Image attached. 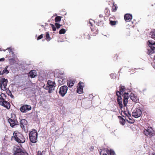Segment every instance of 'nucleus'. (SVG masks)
Listing matches in <instances>:
<instances>
[{"instance_id": "obj_1", "label": "nucleus", "mask_w": 155, "mask_h": 155, "mask_svg": "<svg viewBox=\"0 0 155 155\" xmlns=\"http://www.w3.org/2000/svg\"><path fill=\"white\" fill-rule=\"evenodd\" d=\"M13 137H12V140H15L17 142L23 143L25 142V138L18 131H15L13 133Z\"/></svg>"}, {"instance_id": "obj_2", "label": "nucleus", "mask_w": 155, "mask_h": 155, "mask_svg": "<svg viewBox=\"0 0 155 155\" xmlns=\"http://www.w3.org/2000/svg\"><path fill=\"white\" fill-rule=\"evenodd\" d=\"M38 133L36 130H34L30 132L29 137L30 141L33 143H36L37 141Z\"/></svg>"}, {"instance_id": "obj_3", "label": "nucleus", "mask_w": 155, "mask_h": 155, "mask_svg": "<svg viewBox=\"0 0 155 155\" xmlns=\"http://www.w3.org/2000/svg\"><path fill=\"white\" fill-rule=\"evenodd\" d=\"M8 121L10 124V125L12 127H13L15 126L18 124V123L16 119V116L14 114H11V117L9 118Z\"/></svg>"}, {"instance_id": "obj_4", "label": "nucleus", "mask_w": 155, "mask_h": 155, "mask_svg": "<svg viewBox=\"0 0 155 155\" xmlns=\"http://www.w3.org/2000/svg\"><path fill=\"white\" fill-rule=\"evenodd\" d=\"M8 80L3 78L1 79L0 81V86L1 90L5 91L6 90V87L7 85Z\"/></svg>"}, {"instance_id": "obj_5", "label": "nucleus", "mask_w": 155, "mask_h": 155, "mask_svg": "<svg viewBox=\"0 0 155 155\" xmlns=\"http://www.w3.org/2000/svg\"><path fill=\"white\" fill-rule=\"evenodd\" d=\"M0 105L8 109H9L10 107V105L9 103L5 101L2 97H0Z\"/></svg>"}, {"instance_id": "obj_6", "label": "nucleus", "mask_w": 155, "mask_h": 155, "mask_svg": "<svg viewBox=\"0 0 155 155\" xmlns=\"http://www.w3.org/2000/svg\"><path fill=\"white\" fill-rule=\"evenodd\" d=\"M68 90V87L64 85L60 87L59 93L62 97H64L66 94Z\"/></svg>"}, {"instance_id": "obj_7", "label": "nucleus", "mask_w": 155, "mask_h": 155, "mask_svg": "<svg viewBox=\"0 0 155 155\" xmlns=\"http://www.w3.org/2000/svg\"><path fill=\"white\" fill-rule=\"evenodd\" d=\"M100 152V155H114L115 154L114 151L112 150H105V149H103Z\"/></svg>"}, {"instance_id": "obj_8", "label": "nucleus", "mask_w": 155, "mask_h": 155, "mask_svg": "<svg viewBox=\"0 0 155 155\" xmlns=\"http://www.w3.org/2000/svg\"><path fill=\"white\" fill-rule=\"evenodd\" d=\"M142 112L140 109H137L134 110L132 113V116L135 118H138L140 116Z\"/></svg>"}, {"instance_id": "obj_9", "label": "nucleus", "mask_w": 155, "mask_h": 155, "mask_svg": "<svg viewBox=\"0 0 155 155\" xmlns=\"http://www.w3.org/2000/svg\"><path fill=\"white\" fill-rule=\"evenodd\" d=\"M13 150L14 155H19L23 151L18 146H14Z\"/></svg>"}, {"instance_id": "obj_10", "label": "nucleus", "mask_w": 155, "mask_h": 155, "mask_svg": "<svg viewBox=\"0 0 155 155\" xmlns=\"http://www.w3.org/2000/svg\"><path fill=\"white\" fill-rule=\"evenodd\" d=\"M123 96L124 97L123 103L125 107H126L128 101V99L130 95L128 93H125Z\"/></svg>"}, {"instance_id": "obj_11", "label": "nucleus", "mask_w": 155, "mask_h": 155, "mask_svg": "<svg viewBox=\"0 0 155 155\" xmlns=\"http://www.w3.org/2000/svg\"><path fill=\"white\" fill-rule=\"evenodd\" d=\"M28 122L24 119H22L20 121V125L21 127L24 130L27 127Z\"/></svg>"}, {"instance_id": "obj_12", "label": "nucleus", "mask_w": 155, "mask_h": 155, "mask_svg": "<svg viewBox=\"0 0 155 155\" xmlns=\"http://www.w3.org/2000/svg\"><path fill=\"white\" fill-rule=\"evenodd\" d=\"M144 133L147 136L150 137L153 135V130L151 128H148L147 130H144Z\"/></svg>"}, {"instance_id": "obj_13", "label": "nucleus", "mask_w": 155, "mask_h": 155, "mask_svg": "<svg viewBox=\"0 0 155 155\" xmlns=\"http://www.w3.org/2000/svg\"><path fill=\"white\" fill-rule=\"evenodd\" d=\"M130 99L133 102H138L139 101L138 98L137 97L133 94H131L130 95Z\"/></svg>"}, {"instance_id": "obj_14", "label": "nucleus", "mask_w": 155, "mask_h": 155, "mask_svg": "<svg viewBox=\"0 0 155 155\" xmlns=\"http://www.w3.org/2000/svg\"><path fill=\"white\" fill-rule=\"evenodd\" d=\"M124 18L126 21H130L132 18V16L131 14H127L125 15Z\"/></svg>"}, {"instance_id": "obj_15", "label": "nucleus", "mask_w": 155, "mask_h": 155, "mask_svg": "<svg viewBox=\"0 0 155 155\" xmlns=\"http://www.w3.org/2000/svg\"><path fill=\"white\" fill-rule=\"evenodd\" d=\"M83 84L82 82H80L79 83L80 86L78 87H77V92L79 94H81L83 92V87L81 85V84Z\"/></svg>"}, {"instance_id": "obj_16", "label": "nucleus", "mask_w": 155, "mask_h": 155, "mask_svg": "<svg viewBox=\"0 0 155 155\" xmlns=\"http://www.w3.org/2000/svg\"><path fill=\"white\" fill-rule=\"evenodd\" d=\"M36 76V72L35 70L31 71L29 73V76L31 78H34Z\"/></svg>"}, {"instance_id": "obj_17", "label": "nucleus", "mask_w": 155, "mask_h": 155, "mask_svg": "<svg viewBox=\"0 0 155 155\" xmlns=\"http://www.w3.org/2000/svg\"><path fill=\"white\" fill-rule=\"evenodd\" d=\"M74 83L75 81L74 80H68L67 81V85L69 87H71L73 86Z\"/></svg>"}, {"instance_id": "obj_18", "label": "nucleus", "mask_w": 155, "mask_h": 155, "mask_svg": "<svg viewBox=\"0 0 155 155\" xmlns=\"http://www.w3.org/2000/svg\"><path fill=\"white\" fill-rule=\"evenodd\" d=\"M149 35L150 37L155 40V29L151 31Z\"/></svg>"}, {"instance_id": "obj_19", "label": "nucleus", "mask_w": 155, "mask_h": 155, "mask_svg": "<svg viewBox=\"0 0 155 155\" xmlns=\"http://www.w3.org/2000/svg\"><path fill=\"white\" fill-rule=\"evenodd\" d=\"M8 67V66H7L4 68V70L2 71V75L4 74H7L9 73V71L7 70Z\"/></svg>"}, {"instance_id": "obj_20", "label": "nucleus", "mask_w": 155, "mask_h": 155, "mask_svg": "<svg viewBox=\"0 0 155 155\" xmlns=\"http://www.w3.org/2000/svg\"><path fill=\"white\" fill-rule=\"evenodd\" d=\"M26 108V105H24L20 107V109L21 112L24 113L26 112V111L27 110Z\"/></svg>"}, {"instance_id": "obj_21", "label": "nucleus", "mask_w": 155, "mask_h": 155, "mask_svg": "<svg viewBox=\"0 0 155 155\" xmlns=\"http://www.w3.org/2000/svg\"><path fill=\"white\" fill-rule=\"evenodd\" d=\"M48 84L49 86L56 87V84L54 82L51 81L50 80H48Z\"/></svg>"}, {"instance_id": "obj_22", "label": "nucleus", "mask_w": 155, "mask_h": 155, "mask_svg": "<svg viewBox=\"0 0 155 155\" xmlns=\"http://www.w3.org/2000/svg\"><path fill=\"white\" fill-rule=\"evenodd\" d=\"M124 114L127 116L129 119L130 120H131V119L130 117H131L130 114L128 111H124L123 112Z\"/></svg>"}, {"instance_id": "obj_23", "label": "nucleus", "mask_w": 155, "mask_h": 155, "mask_svg": "<svg viewBox=\"0 0 155 155\" xmlns=\"http://www.w3.org/2000/svg\"><path fill=\"white\" fill-rule=\"evenodd\" d=\"M55 87L54 86H49L48 92L50 93H52L54 90Z\"/></svg>"}, {"instance_id": "obj_24", "label": "nucleus", "mask_w": 155, "mask_h": 155, "mask_svg": "<svg viewBox=\"0 0 155 155\" xmlns=\"http://www.w3.org/2000/svg\"><path fill=\"white\" fill-rule=\"evenodd\" d=\"M125 90L126 88H125V87L124 86L120 85V91L121 92H122V93H123V92Z\"/></svg>"}, {"instance_id": "obj_25", "label": "nucleus", "mask_w": 155, "mask_h": 155, "mask_svg": "<svg viewBox=\"0 0 155 155\" xmlns=\"http://www.w3.org/2000/svg\"><path fill=\"white\" fill-rule=\"evenodd\" d=\"M62 17L61 16H58L56 17L55 20L56 22L60 21H61V18Z\"/></svg>"}, {"instance_id": "obj_26", "label": "nucleus", "mask_w": 155, "mask_h": 155, "mask_svg": "<svg viewBox=\"0 0 155 155\" xmlns=\"http://www.w3.org/2000/svg\"><path fill=\"white\" fill-rule=\"evenodd\" d=\"M154 49H153L150 48L149 49H148V52L147 53L148 54H151L154 52Z\"/></svg>"}, {"instance_id": "obj_27", "label": "nucleus", "mask_w": 155, "mask_h": 155, "mask_svg": "<svg viewBox=\"0 0 155 155\" xmlns=\"http://www.w3.org/2000/svg\"><path fill=\"white\" fill-rule=\"evenodd\" d=\"M118 103V104L120 107L121 109L123 107V104L122 100H117Z\"/></svg>"}, {"instance_id": "obj_28", "label": "nucleus", "mask_w": 155, "mask_h": 155, "mask_svg": "<svg viewBox=\"0 0 155 155\" xmlns=\"http://www.w3.org/2000/svg\"><path fill=\"white\" fill-rule=\"evenodd\" d=\"M66 32L64 28L61 29L59 31V33L60 34H64Z\"/></svg>"}, {"instance_id": "obj_29", "label": "nucleus", "mask_w": 155, "mask_h": 155, "mask_svg": "<svg viewBox=\"0 0 155 155\" xmlns=\"http://www.w3.org/2000/svg\"><path fill=\"white\" fill-rule=\"evenodd\" d=\"M155 43V41H152V40H148L147 42V44L148 46L149 45H151V44H154Z\"/></svg>"}, {"instance_id": "obj_30", "label": "nucleus", "mask_w": 155, "mask_h": 155, "mask_svg": "<svg viewBox=\"0 0 155 155\" xmlns=\"http://www.w3.org/2000/svg\"><path fill=\"white\" fill-rule=\"evenodd\" d=\"M149 47L150 48L154 49H155V43L154 44H151V45H149Z\"/></svg>"}, {"instance_id": "obj_31", "label": "nucleus", "mask_w": 155, "mask_h": 155, "mask_svg": "<svg viewBox=\"0 0 155 155\" xmlns=\"http://www.w3.org/2000/svg\"><path fill=\"white\" fill-rule=\"evenodd\" d=\"M19 155H28V153L25 151L23 150Z\"/></svg>"}, {"instance_id": "obj_32", "label": "nucleus", "mask_w": 155, "mask_h": 155, "mask_svg": "<svg viewBox=\"0 0 155 155\" xmlns=\"http://www.w3.org/2000/svg\"><path fill=\"white\" fill-rule=\"evenodd\" d=\"M120 122L121 124L123 125H124L125 124V121L124 119H121L120 120Z\"/></svg>"}, {"instance_id": "obj_33", "label": "nucleus", "mask_w": 155, "mask_h": 155, "mask_svg": "<svg viewBox=\"0 0 155 155\" xmlns=\"http://www.w3.org/2000/svg\"><path fill=\"white\" fill-rule=\"evenodd\" d=\"M46 39L48 40V41H49L50 40V38L49 36V34L48 32H47L46 33Z\"/></svg>"}, {"instance_id": "obj_34", "label": "nucleus", "mask_w": 155, "mask_h": 155, "mask_svg": "<svg viewBox=\"0 0 155 155\" xmlns=\"http://www.w3.org/2000/svg\"><path fill=\"white\" fill-rule=\"evenodd\" d=\"M26 105V107L27 110H31V107L30 105Z\"/></svg>"}, {"instance_id": "obj_35", "label": "nucleus", "mask_w": 155, "mask_h": 155, "mask_svg": "<svg viewBox=\"0 0 155 155\" xmlns=\"http://www.w3.org/2000/svg\"><path fill=\"white\" fill-rule=\"evenodd\" d=\"M50 25H51L53 30L54 31H55L56 29L55 26L52 24H50Z\"/></svg>"}, {"instance_id": "obj_36", "label": "nucleus", "mask_w": 155, "mask_h": 155, "mask_svg": "<svg viewBox=\"0 0 155 155\" xmlns=\"http://www.w3.org/2000/svg\"><path fill=\"white\" fill-rule=\"evenodd\" d=\"M110 24L111 25H116V22L114 21H110Z\"/></svg>"}, {"instance_id": "obj_37", "label": "nucleus", "mask_w": 155, "mask_h": 155, "mask_svg": "<svg viewBox=\"0 0 155 155\" xmlns=\"http://www.w3.org/2000/svg\"><path fill=\"white\" fill-rule=\"evenodd\" d=\"M113 11V12H115L117 10V7L116 6H115L114 5L112 7Z\"/></svg>"}, {"instance_id": "obj_38", "label": "nucleus", "mask_w": 155, "mask_h": 155, "mask_svg": "<svg viewBox=\"0 0 155 155\" xmlns=\"http://www.w3.org/2000/svg\"><path fill=\"white\" fill-rule=\"evenodd\" d=\"M55 25L57 28H59L61 26L60 24L57 23H55Z\"/></svg>"}, {"instance_id": "obj_39", "label": "nucleus", "mask_w": 155, "mask_h": 155, "mask_svg": "<svg viewBox=\"0 0 155 155\" xmlns=\"http://www.w3.org/2000/svg\"><path fill=\"white\" fill-rule=\"evenodd\" d=\"M8 95L10 96L11 97V98H13L14 97V96L12 95V93L10 91H8Z\"/></svg>"}, {"instance_id": "obj_40", "label": "nucleus", "mask_w": 155, "mask_h": 155, "mask_svg": "<svg viewBox=\"0 0 155 155\" xmlns=\"http://www.w3.org/2000/svg\"><path fill=\"white\" fill-rule=\"evenodd\" d=\"M7 49H8L9 51V52L10 53H11L12 54L13 53V52L12 51V49L11 48H7Z\"/></svg>"}, {"instance_id": "obj_41", "label": "nucleus", "mask_w": 155, "mask_h": 155, "mask_svg": "<svg viewBox=\"0 0 155 155\" xmlns=\"http://www.w3.org/2000/svg\"><path fill=\"white\" fill-rule=\"evenodd\" d=\"M121 94V92H120L119 91H117L116 92V94L117 96H120V95Z\"/></svg>"}, {"instance_id": "obj_42", "label": "nucleus", "mask_w": 155, "mask_h": 155, "mask_svg": "<svg viewBox=\"0 0 155 155\" xmlns=\"http://www.w3.org/2000/svg\"><path fill=\"white\" fill-rule=\"evenodd\" d=\"M43 152L41 153V152L40 151H38L37 153V155H43L42 153Z\"/></svg>"}, {"instance_id": "obj_43", "label": "nucleus", "mask_w": 155, "mask_h": 155, "mask_svg": "<svg viewBox=\"0 0 155 155\" xmlns=\"http://www.w3.org/2000/svg\"><path fill=\"white\" fill-rule=\"evenodd\" d=\"M42 38H43V35L41 34L38 37V38L37 39H38V40L40 39H41Z\"/></svg>"}, {"instance_id": "obj_44", "label": "nucleus", "mask_w": 155, "mask_h": 155, "mask_svg": "<svg viewBox=\"0 0 155 155\" xmlns=\"http://www.w3.org/2000/svg\"><path fill=\"white\" fill-rule=\"evenodd\" d=\"M64 79H61L60 80H58L59 82V83H60V81H61V83L62 84H63V82H64Z\"/></svg>"}, {"instance_id": "obj_45", "label": "nucleus", "mask_w": 155, "mask_h": 155, "mask_svg": "<svg viewBox=\"0 0 155 155\" xmlns=\"http://www.w3.org/2000/svg\"><path fill=\"white\" fill-rule=\"evenodd\" d=\"M49 86L48 85V86H46L45 87H44V88L46 90H49Z\"/></svg>"}, {"instance_id": "obj_46", "label": "nucleus", "mask_w": 155, "mask_h": 155, "mask_svg": "<svg viewBox=\"0 0 155 155\" xmlns=\"http://www.w3.org/2000/svg\"><path fill=\"white\" fill-rule=\"evenodd\" d=\"M117 100H121V97L120 96H118L117 101Z\"/></svg>"}, {"instance_id": "obj_47", "label": "nucleus", "mask_w": 155, "mask_h": 155, "mask_svg": "<svg viewBox=\"0 0 155 155\" xmlns=\"http://www.w3.org/2000/svg\"><path fill=\"white\" fill-rule=\"evenodd\" d=\"M94 147L92 146L91 147H90V148H89V149L90 150V151H93V150H94Z\"/></svg>"}, {"instance_id": "obj_48", "label": "nucleus", "mask_w": 155, "mask_h": 155, "mask_svg": "<svg viewBox=\"0 0 155 155\" xmlns=\"http://www.w3.org/2000/svg\"><path fill=\"white\" fill-rule=\"evenodd\" d=\"M4 60H5V58H0V62L1 61H4Z\"/></svg>"}, {"instance_id": "obj_49", "label": "nucleus", "mask_w": 155, "mask_h": 155, "mask_svg": "<svg viewBox=\"0 0 155 155\" xmlns=\"http://www.w3.org/2000/svg\"><path fill=\"white\" fill-rule=\"evenodd\" d=\"M93 21L92 20H90L89 21V23L91 24V25L92 26V21Z\"/></svg>"}, {"instance_id": "obj_50", "label": "nucleus", "mask_w": 155, "mask_h": 155, "mask_svg": "<svg viewBox=\"0 0 155 155\" xmlns=\"http://www.w3.org/2000/svg\"><path fill=\"white\" fill-rule=\"evenodd\" d=\"M2 69L0 67V75H2Z\"/></svg>"}, {"instance_id": "obj_51", "label": "nucleus", "mask_w": 155, "mask_h": 155, "mask_svg": "<svg viewBox=\"0 0 155 155\" xmlns=\"http://www.w3.org/2000/svg\"><path fill=\"white\" fill-rule=\"evenodd\" d=\"M114 75V74H110V75H111H111Z\"/></svg>"}, {"instance_id": "obj_52", "label": "nucleus", "mask_w": 155, "mask_h": 155, "mask_svg": "<svg viewBox=\"0 0 155 155\" xmlns=\"http://www.w3.org/2000/svg\"><path fill=\"white\" fill-rule=\"evenodd\" d=\"M152 155H155V154H153Z\"/></svg>"}, {"instance_id": "obj_53", "label": "nucleus", "mask_w": 155, "mask_h": 155, "mask_svg": "<svg viewBox=\"0 0 155 155\" xmlns=\"http://www.w3.org/2000/svg\"><path fill=\"white\" fill-rule=\"evenodd\" d=\"M154 59H155V56L154 57Z\"/></svg>"}, {"instance_id": "obj_54", "label": "nucleus", "mask_w": 155, "mask_h": 155, "mask_svg": "<svg viewBox=\"0 0 155 155\" xmlns=\"http://www.w3.org/2000/svg\"><path fill=\"white\" fill-rule=\"evenodd\" d=\"M5 50H4V51H5Z\"/></svg>"}]
</instances>
